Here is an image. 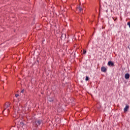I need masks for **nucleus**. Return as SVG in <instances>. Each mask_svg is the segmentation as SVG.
I'll return each instance as SVG.
<instances>
[{"instance_id":"obj_1","label":"nucleus","mask_w":130,"mask_h":130,"mask_svg":"<svg viewBox=\"0 0 130 130\" xmlns=\"http://www.w3.org/2000/svg\"><path fill=\"white\" fill-rule=\"evenodd\" d=\"M42 122V121L41 120H37L35 121V123L37 126H38V125H40Z\"/></svg>"},{"instance_id":"obj_2","label":"nucleus","mask_w":130,"mask_h":130,"mask_svg":"<svg viewBox=\"0 0 130 130\" xmlns=\"http://www.w3.org/2000/svg\"><path fill=\"white\" fill-rule=\"evenodd\" d=\"M108 66H109V67H114V63H113V62L109 61L108 62Z\"/></svg>"},{"instance_id":"obj_3","label":"nucleus","mask_w":130,"mask_h":130,"mask_svg":"<svg viewBox=\"0 0 130 130\" xmlns=\"http://www.w3.org/2000/svg\"><path fill=\"white\" fill-rule=\"evenodd\" d=\"M48 99L49 102H53V101L54 100V98L52 96L49 97Z\"/></svg>"},{"instance_id":"obj_4","label":"nucleus","mask_w":130,"mask_h":130,"mask_svg":"<svg viewBox=\"0 0 130 130\" xmlns=\"http://www.w3.org/2000/svg\"><path fill=\"white\" fill-rule=\"evenodd\" d=\"M128 108H129V106L128 105H126L125 107V108H124V112H126V111H127V109H128Z\"/></svg>"},{"instance_id":"obj_5","label":"nucleus","mask_w":130,"mask_h":130,"mask_svg":"<svg viewBox=\"0 0 130 130\" xmlns=\"http://www.w3.org/2000/svg\"><path fill=\"white\" fill-rule=\"evenodd\" d=\"M101 71L103 72V73H105L107 71L106 68H105V67H102L101 68Z\"/></svg>"},{"instance_id":"obj_6","label":"nucleus","mask_w":130,"mask_h":130,"mask_svg":"<svg viewBox=\"0 0 130 130\" xmlns=\"http://www.w3.org/2000/svg\"><path fill=\"white\" fill-rule=\"evenodd\" d=\"M125 79H126V80L129 79V74L126 73L125 74Z\"/></svg>"},{"instance_id":"obj_7","label":"nucleus","mask_w":130,"mask_h":130,"mask_svg":"<svg viewBox=\"0 0 130 130\" xmlns=\"http://www.w3.org/2000/svg\"><path fill=\"white\" fill-rule=\"evenodd\" d=\"M77 11L78 10L79 12H81L83 11V8L81 7V6H79L77 8Z\"/></svg>"},{"instance_id":"obj_8","label":"nucleus","mask_w":130,"mask_h":130,"mask_svg":"<svg viewBox=\"0 0 130 130\" xmlns=\"http://www.w3.org/2000/svg\"><path fill=\"white\" fill-rule=\"evenodd\" d=\"M5 106H6V108H8V107H10V104L8 102H6L5 103Z\"/></svg>"},{"instance_id":"obj_9","label":"nucleus","mask_w":130,"mask_h":130,"mask_svg":"<svg viewBox=\"0 0 130 130\" xmlns=\"http://www.w3.org/2000/svg\"><path fill=\"white\" fill-rule=\"evenodd\" d=\"M66 34H62L61 36V39L62 40L64 37H66Z\"/></svg>"},{"instance_id":"obj_10","label":"nucleus","mask_w":130,"mask_h":130,"mask_svg":"<svg viewBox=\"0 0 130 130\" xmlns=\"http://www.w3.org/2000/svg\"><path fill=\"white\" fill-rule=\"evenodd\" d=\"M20 126H23V125H25V124H24V122H21L20 123Z\"/></svg>"},{"instance_id":"obj_11","label":"nucleus","mask_w":130,"mask_h":130,"mask_svg":"<svg viewBox=\"0 0 130 130\" xmlns=\"http://www.w3.org/2000/svg\"><path fill=\"white\" fill-rule=\"evenodd\" d=\"M85 81H89V78L87 76H86Z\"/></svg>"},{"instance_id":"obj_12","label":"nucleus","mask_w":130,"mask_h":130,"mask_svg":"<svg viewBox=\"0 0 130 130\" xmlns=\"http://www.w3.org/2000/svg\"><path fill=\"white\" fill-rule=\"evenodd\" d=\"M127 25L129 26V28H130V22H128Z\"/></svg>"},{"instance_id":"obj_13","label":"nucleus","mask_w":130,"mask_h":130,"mask_svg":"<svg viewBox=\"0 0 130 130\" xmlns=\"http://www.w3.org/2000/svg\"><path fill=\"white\" fill-rule=\"evenodd\" d=\"M15 97H19V94H15Z\"/></svg>"},{"instance_id":"obj_14","label":"nucleus","mask_w":130,"mask_h":130,"mask_svg":"<svg viewBox=\"0 0 130 130\" xmlns=\"http://www.w3.org/2000/svg\"><path fill=\"white\" fill-rule=\"evenodd\" d=\"M86 52V50H83V54H85Z\"/></svg>"},{"instance_id":"obj_15","label":"nucleus","mask_w":130,"mask_h":130,"mask_svg":"<svg viewBox=\"0 0 130 130\" xmlns=\"http://www.w3.org/2000/svg\"><path fill=\"white\" fill-rule=\"evenodd\" d=\"M21 93H24V89H22V90L21 91Z\"/></svg>"},{"instance_id":"obj_16","label":"nucleus","mask_w":130,"mask_h":130,"mask_svg":"<svg viewBox=\"0 0 130 130\" xmlns=\"http://www.w3.org/2000/svg\"><path fill=\"white\" fill-rule=\"evenodd\" d=\"M114 21H116V19H114Z\"/></svg>"},{"instance_id":"obj_17","label":"nucleus","mask_w":130,"mask_h":130,"mask_svg":"<svg viewBox=\"0 0 130 130\" xmlns=\"http://www.w3.org/2000/svg\"><path fill=\"white\" fill-rule=\"evenodd\" d=\"M5 110H6V109H4V111H5Z\"/></svg>"},{"instance_id":"obj_18","label":"nucleus","mask_w":130,"mask_h":130,"mask_svg":"<svg viewBox=\"0 0 130 130\" xmlns=\"http://www.w3.org/2000/svg\"><path fill=\"white\" fill-rule=\"evenodd\" d=\"M106 12L107 13V10L106 11Z\"/></svg>"}]
</instances>
